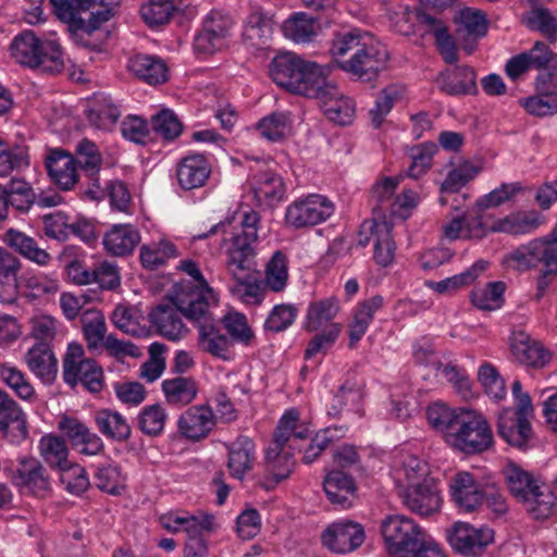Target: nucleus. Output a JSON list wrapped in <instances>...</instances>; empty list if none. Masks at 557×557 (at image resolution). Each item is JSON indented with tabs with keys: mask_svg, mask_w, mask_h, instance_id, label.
<instances>
[{
	"mask_svg": "<svg viewBox=\"0 0 557 557\" xmlns=\"http://www.w3.org/2000/svg\"><path fill=\"white\" fill-rule=\"evenodd\" d=\"M381 532L387 550L397 557H444L421 527L407 516H386L381 522Z\"/></svg>",
	"mask_w": 557,
	"mask_h": 557,
	"instance_id": "3",
	"label": "nucleus"
},
{
	"mask_svg": "<svg viewBox=\"0 0 557 557\" xmlns=\"http://www.w3.org/2000/svg\"><path fill=\"white\" fill-rule=\"evenodd\" d=\"M508 488L519 502L527 498V495L539 484L532 475L516 465H510L505 470Z\"/></svg>",
	"mask_w": 557,
	"mask_h": 557,
	"instance_id": "61",
	"label": "nucleus"
},
{
	"mask_svg": "<svg viewBox=\"0 0 557 557\" xmlns=\"http://www.w3.org/2000/svg\"><path fill=\"white\" fill-rule=\"evenodd\" d=\"M175 5L172 0H148L140 8L144 21L150 26H159L170 22Z\"/></svg>",
	"mask_w": 557,
	"mask_h": 557,
	"instance_id": "64",
	"label": "nucleus"
},
{
	"mask_svg": "<svg viewBox=\"0 0 557 557\" xmlns=\"http://www.w3.org/2000/svg\"><path fill=\"white\" fill-rule=\"evenodd\" d=\"M330 53L342 71L367 83L377 78L389 59L381 41L358 30L336 34Z\"/></svg>",
	"mask_w": 557,
	"mask_h": 557,
	"instance_id": "2",
	"label": "nucleus"
},
{
	"mask_svg": "<svg viewBox=\"0 0 557 557\" xmlns=\"http://www.w3.org/2000/svg\"><path fill=\"white\" fill-rule=\"evenodd\" d=\"M140 233L132 224H115L103 236L104 249L112 256L132 255L140 243Z\"/></svg>",
	"mask_w": 557,
	"mask_h": 557,
	"instance_id": "29",
	"label": "nucleus"
},
{
	"mask_svg": "<svg viewBox=\"0 0 557 557\" xmlns=\"http://www.w3.org/2000/svg\"><path fill=\"white\" fill-rule=\"evenodd\" d=\"M13 483L24 494L47 498L52 493L53 480L49 470L38 459L28 457L18 461Z\"/></svg>",
	"mask_w": 557,
	"mask_h": 557,
	"instance_id": "9",
	"label": "nucleus"
},
{
	"mask_svg": "<svg viewBox=\"0 0 557 557\" xmlns=\"http://www.w3.org/2000/svg\"><path fill=\"white\" fill-rule=\"evenodd\" d=\"M235 218L221 221L207 232L195 235V239H206L218 233L223 234L222 248L225 255V269L234 280L230 286L232 295L247 305H259L264 297V288L252 276L255 268L256 244L260 214L255 210L243 212L239 216V230L230 232Z\"/></svg>",
	"mask_w": 557,
	"mask_h": 557,
	"instance_id": "1",
	"label": "nucleus"
},
{
	"mask_svg": "<svg viewBox=\"0 0 557 557\" xmlns=\"http://www.w3.org/2000/svg\"><path fill=\"white\" fill-rule=\"evenodd\" d=\"M177 248L166 239L153 242L141 246L140 261L144 268L154 270L168 262L169 259L177 257Z\"/></svg>",
	"mask_w": 557,
	"mask_h": 557,
	"instance_id": "55",
	"label": "nucleus"
},
{
	"mask_svg": "<svg viewBox=\"0 0 557 557\" xmlns=\"http://www.w3.org/2000/svg\"><path fill=\"white\" fill-rule=\"evenodd\" d=\"M444 436L448 445L466 455L482 454L494 446V433L488 421L474 410L461 409L451 432Z\"/></svg>",
	"mask_w": 557,
	"mask_h": 557,
	"instance_id": "5",
	"label": "nucleus"
},
{
	"mask_svg": "<svg viewBox=\"0 0 557 557\" xmlns=\"http://www.w3.org/2000/svg\"><path fill=\"white\" fill-rule=\"evenodd\" d=\"M121 116L119 108L108 97L90 100L86 108L89 124L98 129L111 131Z\"/></svg>",
	"mask_w": 557,
	"mask_h": 557,
	"instance_id": "40",
	"label": "nucleus"
},
{
	"mask_svg": "<svg viewBox=\"0 0 557 557\" xmlns=\"http://www.w3.org/2000/svg\"><path fill=\"white\" fill-rule=\"evenodd\" d=\"M234 22L230 15L211 11L203 22V27L194 40V49L198 53L213 54L227 45Z\"/></svg>",
	"mask_w": 557,
	"mask_h": 557,
	"instance_id": "10",
	"label": "nucleus"
},
{
	"mask_svg": "<svg viewBox=\"0 0 557 557\" xmlns=\"http://www.w3.org/2000/svg\"><path fill=\"white\" fill-rule=\"evenodd\" d=\"M311 431L299 422V411L297 409L287 410L280 419L276 426L274 438L287 446L289 449L298 448L297 442L309 437Z\"/></svg>",
	"mask_w": 557,
	"mask_h": 557,
	"instance_id": "38",
	"label": "nucleus"
},
{
	"mask_svg": "<svg viewBox=\"0 0 557 557\" xmlns=\"http://www.w3.org/2000/svg\"><path fill=\"white\" fill-rule=\"evenodd\" d=\"M24 296L30 300H44L60 290V283L53 273L30 272L23 280Z\"/></svg>",
	"mask_w": 557,
	"mask_h": 557,
	"instance_id": "46",
	"label": "nucleus"
},
{
	"mask_svg": "<svg viewBox=\"0 0 557 557\" xmlns=\"http://www.w3.org/2000/svg\"><path fill=\"white\" fill-rule=\"evenodd\" d=\"M324 492L333 505L350 507L356 498L354 479L342 470L330 471L323 482Z\"/></svg>",
	"mask_w": 557,
	"mask_h": 557,
	"instance_id": "31",
	"label": "nucleus"
},
{
	"mask_svg": "<svg viewBox=\"0 0 557 557\" xmlns=\"http://www.w3.org/2000/svg\"><path fill=\"white\" fill-rule=\"evenodd\" d=\"M476 75L469 66H456L440 74L437 82L441 89L448 95H465L476 92Z\"/></svg>",
	"mask_w": 557,
	"mask_h": 557,
	"instance_id": "35",
	"label": "nucleus"
},
{
	"mask_svg": "<svg viewBox=\"0 0 557 557\" xmlns=\"http://www.w3.org/2000/svg\"><path fill=\"white\" fill-rule=\"evenodd\" d=\"M322 544L336 554H347L364 541V531L361 524L342 520L330 524L321 535Z\"/></svg>",
	"mask_w": 557,
	"mask_h": 557,
	"instance_id": "13",
	"label": "nucleus"
},
{
	"mask_svg": "<svg viewBox=\"0 0 557 557\" xmlns=\"http://www.w3.org/2000/svg\"><path fill=\"white\" fill-rule=\"evenodd\" d=\"M404 505L413 513L429 517L440 511L442 498L436 484L424 479L422 483L409 484L401 492Z\"/></svg>",
	"mask_w": 557,
	"mask_h": 557,
	"instance_id": "15",
	"label": "nucleus"
},
{
	"mask_svg": "<svg viewBox=\"0 0 557 557\" xmlns=\"http://www.w3.org/2000/svg\"><path fill=\"white\" fill-rule=\"evenodd\" d=\"M523 23L533 30H539L550 41L557 38V14H553L546 8H533L527 13Z\"/></svg>",
	"mask_w": 557,
	"mask_h": 557,
	"instance_id": "59",
	"label": "nucleus"
},
{
	"mask_svg": "<svg viewBox=\"0 0 557 557\" xmlns=\"http://www.w3.org/2000/svg\"><path fill=\"white\" fill-rule=\"evenodd\" d=\"M305 63L306 60L295 53H281L272 60L270 75L276 85L293 91L294 88L300 87L296 83L302 66H306Z\"/></svg>",
	"mask_w": 557,
	"mask_h": 557,
	"instance_id": "27",
	"label": "nucleus"
},
{
	"mask_svg": "<svg viewBox=\"0 0 557 557\" xmlns=\"http://www.w3.org/2000/svg\"><path fill=\"white\" fill-rule=\"evenodd\" d=\"M417 20L419 24L425 26L434 35L440 53L445 62L449 64L456 63L458 61L457 48L444 23L424 12L418 13Z\"/></svg>",
	"mask_w": 557,
	"mask_h": 557,
	"instance_id": "39",
	"label": "nucleus"
},
{
	"mask_svg": "<svg viewBox=\"0 0 557 557\" xmlns=\"http://www.w3.org/2000/svg\"><path fill=\"white\" fill-rule=\"evenodd\" d=\"M450 494L457 507L463 512H474L483 504L485 486L469 472H459L450 480Z\"/></svg>",
	"mask_w": 557,
	"mask_h": 557,
	"instance_id": "19",
	"label": "nucleus"
},
{
	"mask_svg": "<svg viewBox=\"0 0 557 557\" xmlns=\"http://www.w3.org/2000/svg\"><path fill=\"white\" fill-rule=\"evenodd\" d=\"M555 502L556 497L550 490L544 484H539L536 487H533L521 503L525 505L527 510L534 519L540 520L546 519L552 515Z\"/></svg>",
	"mask_w": 557,
	"mask_h": 557,
	"instance_id": "56",
	"label": "nucleus"
},
{
	"mask_svg": "<svg viewBox=\"0 0 557 557\" xmlns=\"http://www.w3.org/2000/svg\"><path fill=\"white\" fill-rule=\"evenodd\" d=\"M344 435V429L337 426L326 428L315 434L304 450L302 460L310 465L337 438Z\"/></svg>",
	"mask_w": 557,
	"mask_h": 557,
	"instance_id": "62",
	"label": "nucleus"
},
{
	"mask_svg": "<svg viewBox=\"0 0 557 557\" xmlns=\"http://www.w3.org/2000/svg\"><path fill=\"white\" fill-rule=\"evenodd\" d=\"M166 401L172 406H187L198 394L197 382L191 376H176L162 382Z\"/></svg>",
	"mask_w": 557,
	"mask_h": 557,
	"instance_id": "45",
	"label": "nucleus"
},
{
	"mask_svg": "<svg viewBox=\"0 0 557 557\" xmlns=\"http://www.w3.org/2000/svg\"><path fill=\"white\" fill-rule=\"evenodd\" d=\"M265 468L275 483L289 476L294 468V459L290 449L286 445L273 438L265 453Z\"/></svg>",
	"mask_w": 557,
	"mask_h": 557,
	"instance_id": "42",
	"label": "nucleus"
},
{
	"mask_svg": "<svg viewBox=\"0 0 557 557\" xmlns=\"http://www.w3.org/2000/svg\"><path fill=\"white\" fill-rule=\"evenodd\" d=\"M283 33L295 42L312 41L318 34L315 18L304 12L295 13L284 22Z\"/></svg>",
	"mask_w": 557,
	"mask_h": 557,
	"instance_id": "51",
	"label": "nucleus"
},
{
	"mask_svg": "<svg viewBox=\"0 0 557 557\" xmlns=\"http://www.w3.org/2000/svg\"><path fill=\"white\" fill-rule=\"evenodd\" d=\"M338 311L339 304L335 297L310 302L306 313V330L315 332L323 326L331 325Z\"/></svg>",
	"mask_w": 557,
	"mask_h": 557,
	"instance_id": "48",
	"label": "nucleus"
},
{
	"mask_svg": "<svg viewBox=\"0 0 557 557\" xmlns=\"http://www.w3.org/2000/svg\"><path fill=\"white\" fill-rule=\"evenodd\" d=\"M39 454L51 468L62 469L69 462V448L64 438L58 435H44L38 443Z\"/></svg>",
	"mask_w": 557,
	"mask_h": 557,
	"instance_id": "53",
	"label": "nucleus"
},
{
	"mask_svg": "<svg viewBox=\"0 0 557 557\" xmlns=\"http://www.w3.org/2000/svg\"><path fill=\"white\" fill-rule=\"evenodd\" d=\"M383 305L384 298L380 295H375L361 301L357 306L348 331L350 347H354L363 337L375 313L383 308Z\"/></svg>",
	"mask_w": 557,
	"mask_h": 557,
	"instance_id": "34",
	"label": "nucleus"
},
{
	"mask_svg": "<svg viewBox=\"0 0 557 557\" xmlns=\"http://www.w3.org/2000/svg\"><path fill=\"white\" fill-rule=\"evenodd\" d=\"M248 184L259 205L274 206L284 199L286 193L282 177L269 170L251 174Z\"/></svg>",
	"mask_w": 557,
	"mask_h": 557,
	"instance_id": "22",
	"label": "nucleus"
},
{
	"mask_svg": "<svg viewBox=\"0 0 557 557\" xmlns=\"http://www.w3.org/2000/svg\"><path fill=\"white\" fill-rule=\"evenodd\" d=\"M486 267V261L479 260L460 274L447 277L440 282L429 281L426 282V285L438 294H450L474 282Z\"/></svg>",
	"mask_w": 557,
	"mask_h": 557,
	"instance_id": "54",
	"label": "nucleus"
},
{
	"mask_svg": "<svg viewBox=\"0 0 557 557\" xmlns=\"http://www.w3.org/2000/svg\"><path fill=\"white\" fill-rule=\"evenodd\" d=\"M211 172V163L205 154L189 153L177 163L175 176L178 186L189 191L203 187Z\"/></svg>",
	"mask_w": 557,
	"mask_h": 557,
	"instance_id": "17",
	"label": "nucleus"
},
{
	"mask_svg": "<svg viewBox=\"0 0 557 557\" xmlns=\"http://www.w3.org/2000/svg\"><path fill=\"white\" fill-rule=\"evenodd\" d=\"M149 321L160 335L170 341L180 339L186 332L175 300L153 308L149 313Z\"/></svg>",
	"mask_w": 557,
	"mask_h": 557,
	"instance_id": "26",
	"label": "nucleus"
},
{
	"mask_svg": "<svg viewBox=\"0 0 557 557\" xmlns=\"http://www.w3.org/2000/svg\"><path fill=\"white\" fill-rule=\"evenodd\" d=\"M3 243L20 256L39 267H47L52 261L51 255L46 249L40 248L35 238L15 228H9L4 233Z\"/></svg>",
	"mask_w": 557,
	"mask_h": 557,
	"instance_id": "30",
	"label": "nucleus"
},
{
	"mask_svg": "<svg viewBox=\"0 0 557 557\" xmlns=\"http://www.w3.org/2000/svg\"><path fill=\"white\" fill-rule=\"evenodd\" d=\"M322 110L325 116L339 125H347L351 122L354 116V106L349 98L341 95L337 85L335 84V95L331 97H321Z\"/></svg>",
	"mask_w": 557,
	"mask_h": 557,
	"instance_id": "52",
	"label": "nucleus"
},
{
	"mask_svg": "<svg viewBox=\"0 0 557 557\" xmlns=\"http://www.w3.org/2000/svg\"><path fill=\"white\" fill-rule=\"evenodd\" d=\"M76 166L85 173L88 182L87 195L91 199H101L104 196V190L100 185L98 173L102 165V157L95 143L83 139L76 148Z\"/></svg>",
	"mask_w": 557,
	"mask_h": 557,
	"instance_id": "16",
	"label": "nucleus"
},
{
	"mask_svg": "<svg viewBox=\"0 0 557 557\" xmlns=\"http://www.w3.org/2000/svg\"><path fill=\"white\" fill-rule=\"evenodd\" d=\"M21 269V260L11 251L0 248V302L13 304L16 300Z\"/></svg>",
	"mask_w": 557,
	"mask_h": 557,
	"instance_id": "32",
	"label": "nucleus"
},
{
	"mask_svg": "<svg viewBox=\"0 0 557 557\" xmlns=\"http://www.w3.org/2000/svg\"><path fill=\"white\" fill-rule=\"evenodd\" d=\"M94 420L99 432L108 440L125 442L131 437L132 428L126 418L111 409L95 412Z\"/></svg>",
	"mask_w": 557,
	"mask_h": 557,
	"instance_id": "36",
	"label": "nucleus"
},
{
	"mask_svg": "<svg viewBox=\"0 0 557 557\" xmlns=\"http://www.w3.org/2000/svg\"><path fill=\"white\" fill-rule=\"evenodd\" d=\"M160 521L163 528L171 532L183 531L187 533L188 541L184 548L185 557H206L208 546L203 535L210 534L219 528L213 515L202 512L198 515L169 512L161 516Z\"/></svg>",
	"mask_w": 557,
	"mask_h": 557,
	"instance_id": "6",
	"label": "nucleus"
},
{
	"mask_svg": "<svg viewBox=\"0 0 557 557\" xmlns=\"http://www.w3.org/2000/svg\"><path fill=\"white\" fill-rule=\"evenodd\" d=\"M333 213V205L325 197L310 195L292 202L285 213L286 223L295 228L317 225Z\"/></svg>",
	"mask_w": 557,
	"mask_h": 557,
	"instance_id": "11",
	"label": "nucleus"
},
{
	"mask_svg": "<svg viewBox=\"0 0 557 557\" xmlns=\"http://www.w3.org/2000/svg\"><path fill=\"white\" fill-rule=\"evenodd\" d=\"M528 262L542 263L550 273H557V223L549 235L532 240L527 247Z\"/></svg>",
	"mask_w": 557,
	"mask_h": 557,
	"instance_id": "43",
	"label": "nucleus"
},
{
	"mask_svg": "<svg viewBox=\"0 0 557 557\" xmlns=\"http://www.w3.org/2000/svg\"><path fill=\"white\" fill-rule=\"evenodd\" d=\"M198 345L201 350L224 360L230 359V347L232 341L221 334L220 330L209 323H201L198 327Z\"/></svg>",
	"mask_w": 557,
	"mask_h": 557,
	"instance_id": "49",
	"label": "nucleus"
},
{
	"mask_svg": "<svg viewBox=\"0 0 557 557\" xmlns=\"http://www.w3.org/2000/svg\"><path fill=\"white\" fill-rule=\"evenodd\" d=\"M541 223L542 218L536 211H520L496 221L491 231L520 235L535 231Z\"/></svg>",
	"mask_w": 557,
	"mask_h": 557,
	"instance_id": "47",
	"label": "nucleus"
},
{
	"mask_svg": "<svg viewBox=\"0 0 557 557\" xmlns=\"http://www.w3.org/2000/svg\"><path fill=\"white\" fill-rule=\"evenodd\" d=\"M128 69L136 77L149 85H160L169 78L166 63L156 55L137 54L129 60Z\"/></svg>",
	"mask_w": 557,
	"mask_h": 557,
	"instance_id": "33",
	"label": "nucleus"
},
{
	"mask_svg": "<svg viewBox=\"0 0 557 557\" xmlns=\"http://www.w3.org/2000/svg\"><path fill=\"white\" fill-rule=\"evenodd\" d=\"M510 349L515 359L527 367L543 368L550 360L549 351L524 331L512 332Z\"/></svg>",
	"mask_w": 557,
	"mask_h": 557,
	"instance_id": "21",
	"label": "nucleus"
},
{
	"mask_svg": "<svg viewBox=\"0 0 557 557\" xmlns=\"http://www.w3.org/2000/svg\"><path fill=\"white\" fill-rule=\"evenodd\" d=\"M95 483L102 492L120 495L125 490V475L119 465L108 463L98 468Z\"/></svg>",
	"mask_w": 557,
	"mask_h": 557,
	"instance_id": "58",
	"label": "nucleus"
},
{
	"mask_svg": "<svg viewBox=\"0 0 557 557\" xmlns=\"http://www.w3.org/2000/svg\"><path fill=\"white\" fill-rule=\"evenodd\" d=\"M181 313L189 320L203 318L211 304L216 301L214 292L209 285L182 290L175 297Z\"/></svg>",
	"mask_w": 557,
	"mask_h": 557,
	"instance_id": "25",
	"label": "nucleus"
},
{
	"mask_svg": "<svg viewBox=\"0 0 557 557\" xmlns=\"http://www.w3.org/2000/svg\"><path fill=\"white\" fill-rule=\"evenodd\" d=\"M10 55L18 64L58 74L64 69L63 53L54 40H40L32 30L17 34L10 44Z\"/></svg>",
	"mask_w": 557,
	"mask_h": 557,
	"instance_id": "4",
	"label": "nucleus"
},
{
	"mask_svg": "<svg viewBox=\"0 0 557 557\" xmlns=\"http://www.w3.org/2000/svg\"><path fill=\"white\" fill-rule=\"evenodd\" d=\"M216 416L207 404L187 408L177 420V430L185 438L198 442L206 438L214 429Z\"/></svg>",
	"mask_w": 557,
	"mask_h": 557,
	"instance_id": "14",
	"label": "nucleus"
},
{
	"mask_svg": "<svg viewBox=\"0 0 557 557\" xmlns=\"http://www.w3.org/2000/svg\"><path fill=\"white\" fill-rule=\"evenodd\" d=\"M24 361L29 371L45 384H51L55 380L58 374V361L48 344H35L25 354Z\"/></svg>",
	"mask_w": 557,
	"mask_h": 557,
	"instance_id": "28",
	"label": "nucleus"
},
{
	"mask_svg": "<svg viewBox=\"0 0 557 557\" xmlns=\"http://www.w3.org/2000/svg\"><path fill=\"white\" fill-rule=\"evenodd\" d=\"M497 433L509 445L525 449L532 438L531 422L524 418H517L512 409H504L497 419Z\"/></svg>",
	"mask_w": 557,
	"mask_h": 557,
	"instance_id": "24",
	"label": "nucleus"
},
{
	"mask_svg": "<svg viewBox=\"0 0 557 557\" xmlns=\"http://www.w3.org/2000/svg\"><path fill=\"white\" fill-rule=\"evenodd\" d=\"M305 65L296 83L300 87L294 88L292 92L318 100L321 97L335 95V84L327 79L325 70L321 65L308 60Z\"/></svg>",
	"mask_w": 557,
	"mask_h": 557,
	"instance_id": "20",
	"label": "nucleus"
},
{
	"mask_svg": "<svg viewBox=\"0 0 557 557\" xmlns=\"http://www.w3.org/2000/svg\"><path fill=\"white\" fill-rule=\"evenodd\" d=\"M255 444L247 436H239L228 447L227 467L231 474L242 480L252 469Z\"/></svg>",
	"mask_w": 557,
	"mask_h": 557,
	"instance_id": "37",
	"label": "nucleus"
},
{
	"mask_svg": "<svg viewBox=\"0 0 557 557\" xmlns=\"http://www.w3.org/2000/svg\"><path fill=\"white\" fill-rule=\"evenodd\" d=\"M45 165L50 178L63 190L72 189L78 182L76 161L63 150H50Z\"/></svg>",
	"mask_w": 557,
	"mask_h": 557,
	"instance_id": "23",
	"label": "nucleus"
},
{
	"mask_svg": "<svg viewBox=\"0 0 557 557\" xmlns=\"http://www.w3.org/2000/svg\"><path fill=\"white\" fill-rule=\"evenodd\" d=\"M0 380L18 398L33 401L36 399V391L27 375L16 366L3 362L0 363Z\"/></svg>",
	"mask_w": 557,
	"mask_h": 557,
	"instance_id": "50",
	"label": "nucleus"
},
{
	"mask_svg": "<svg viewBox=\"0 0 557 557\" xmlns=\"http://www.w3.org/2000/svg\"><path fill=\"white\" fill-rule=\"evenodd\" d=\"M406 88L403 85L391 84L376 96L373 107L369 110L371 125L380 128L395 103L403 100Z\"/></svg>",
	"mask_w": 557,
	"mask_h": 557,
	"instance_id": "44",
	"label": "nucleus"
},
{
	"mask_svg": "<svg viewBox=\"0 0 557 557\" xmlns=\"http://www.w3.org/2000/svg\"><path fill=\"white\" fill-rule=\"evenodd\" d=\"M506 284L500 281L490 282L483 288H476L471 293L472 304L480 310L493 311L504 304Z\"/></svg>",
	"mask_w": 557,
	"mask_h": 557,
	"instance_id": "57",
	"label": "nucleus"
},
{
	"mask_svg": "<svg viewBox=\"0 0 557 557\" xmlns=\"http://www.w3.org/2000/svg\"><path fill=\"white\" fill-rule=\"evenodd\" d=\"M446 537L456 552L476 556L494 541V531L487 527L475 529L469 523L456 522L447 530Z\"/></svg>",
	"mask_w": 557,
	"mask_h": 557,
	"instance_id": "12",
	"label": "nucleus"
},
{
	"mask_svg": "<svg viewBox=\"0 0 557 557\" xmlns=\"http://www.w3.org/2000/svg\"><path fill=\"white\" fill-rule=\"evenodd\" d=\"M83 332L88 348H98L106 339L107 324L99 311H87L82 319Z\"/></svg>",
	"mask_w": 557,
	"mask_h": 557,
	"instance_id": "63",
	"label": "nucleus"
},
{
	"mask_svg": "<svg viewBox=\"0 0 557 557\" xmlns=\"http://www.w3.org/2000/svg\"><path fill=\"white\" fill-rule=\"evenodd\" d=\"M63 380L71 387L81 383L90 393L103 388V370L92 359L85 358L81 344L71 343L63 359Z\"/></svg>",
	"mask_w": 557,
	"mask_h": 557,
	"instance_id": "8",
	"label": "nucleus"
},
{
	"mask_svg": "<svg viewBox=\"0 0 557 557\" xmlns=\"http://www.w3.org/2000/svg\"><path fill=\"white\" fill-rule=\"evenodd\" d=\"M58 17L70 27L92 33L113 16L111 2L107 0H50Z\"/></svg>",
	"mask_w": 557,
	"mask_h": 557,
	"instance_id": "7",
	"label": "nucleus"
},
{
	"mask_svg": "<svg viewBox=\"0 0 557 557\" xmlns=\"http://www.w3.org/2000/svg\"><path fill=\"white\" fill-rule=\"evenodd\" d=\"M0 434L12 443L24 441L27 435V421L20 405L0 389Z\"/></svg>",
	"mask_w": 557,
	"mask_h": 557,
	"instance_id": "18",
	"label": "nucleus"
},
{
	"mask_svg": "<svg viewBox=\"0 0 557 557\" xmlns=\"http://www.w3.org/2000/svg\"><path fill=\"white\" fill-rule=\"evenodd\" d=\"M271 30V17L260 7H252L245 22L244 41L255 48L262 47L270 37Z\"/></svg>",
	"mask_w": 557,
	"mask_h": 557,
	"instance_id": "41",
	"label": "nucleus"
},
{
	"mask_svg": "<svg viewBox=\"0 0 557 557\" xmlns=\"http://www.w3.org/2000/svg\"><path fill=\"white\" fill-rule=\"evenodd\" d=\"M288 281L287 257L275 251L265 267V284L273 292H282Z\"/></svg>",
	"mask_w": 557,
	"mask_h": 557,
	"instance_id": "60",
	"label": "nucleus"
}]
</instances>
